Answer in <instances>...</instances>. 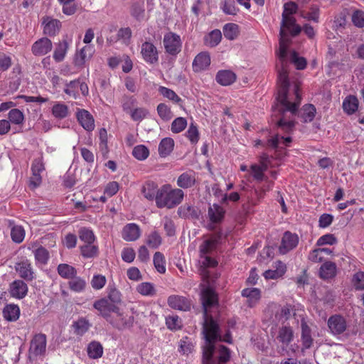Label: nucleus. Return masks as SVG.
Segmentation results:
<instances>
[{"instance_id":"20","label":"nucleus","mask_w":364,"mask_h":364,"mask_svg":"<svg viewBox=\"0 0 364 364\" xmlns=\"http://www.w3.org/2000/svg\"><path fill=\"white\" fill-rule=\"evenodd\" d=\"M43 33L50 36H55L60 31L61 22L59 20L45 16L43 18Z\"/></svg>"},{"instance_id":"58","label":"nucleus","mask_w":364,"mask_h":364,"mask_svg":"<svg viewBox=\"0 0 364 364\" xmlns=\"http://www.w3.org/2000/svg\"><path fill=\"white\" fill-rule=\"evenodd\" d=\"M136 291L144 296H151L155 293L154 286L149 282H143L139 284Z\"/></svg>"},{"instance_id":"21","label":"nucleus","mask_w":364,"mask_h":364,"mask_svg":"<svg viewBox=\"0 0 364 364\" xmlns=\"http://www.w3.org/2000/svg\"><path fill=\"white\" fill-rule=\"evenodd\" d=\"M143 58L148 63H156L158 60V51L156 48L149 42H145L141 46V51Z\"/></svg>"},{"instance_id":"28","label":"nucleus","mask_w":364,"mask_h":364,"mask_svg":"<svg viewBox=\"0 0 364 364\" xmlns=\"http://www.w3.org/2000/svg\"><path fill=\"white\" fill-rule=\"evenodd\" d=\"M20 316V309L18 305L6 304L3 309V316L8 321H16Z\"/></svg>"},{"instance_id":"50","label":"nucleus","mask_w":364,"mask_h":364,"mask_svg":"<svg viewBox=\"0 0 364 364\" xmlns=\"http://www.w3.org/2000/svg\"><path fill=\"white\" fill-rule=\"evenodd\" d=\"M131 15L138 21H141L144 16V1H140L132 5Z\"/></svg>"},{"instance_id":"26","label":"nucleus","mask_w":364,"mask_h":364,"mask_svg":"<svg viewBox=\"0 0 364 364\" xmlns=\"http://www.w3.org/2000/svg\"><path fill=\"white\" fill-rule=\"evenodd\" d=\"M140 236L139 227L134 223L125 225L122 230V237L126 241H134Z\"/></svg>"},{"instance_id":"39","label":"nucleus","mask_w":364,"mask_h":364,"mask_svg":"<svg viewBox=\"0 0 364 364\" xmlns=\"http://www.w3.org/2000/svg\"><path fill=\"white\" fill-rule=\"evenodd\" d=\"M301 341L304 348H309L313 343L311 329L306 322H301Z\"/></svg>"},{"instance_id":"17","label":"nucleus","mask_w":364,"mask_h":364,"mask_svg":"<svg viewBox=\"0 0 364 364\" xmlns=\"http://www.w3.org/2000/svg\"><path fill=\"white\" fill-rule=\"evenodd\" d=\"M114 319L109 318L107 321L116 328L122 330L132 326L134 318L130 316H124L118 311Z\"/></svg>"},{"instance_id":"64","label":"nucleus","mask_w":364,"mask_h":364,"mask_svg":"<svg viewBox=\"0 0 364 364\" xmlns=\"http://www.w3.org/2000/svg\"><path fill=\"white\" fill-rule=\"evenodd\" d=\"M353 283L356 289H364V272H359L355 274Z\"/></svg>"},{"instance_id":"16","label":"nucleus","mask_w":364,"mask_h":364,"mask_svg":"<svg viewBox=\"0 0 364 364\" xmlns=\"http://www.w3.org/2000/svg\"><path fill=\"white\" fill-rule=\"evenodd\" d=\"M168 304L170 307L181 310L188 311L191 309V304L189 299L181 296L173 295L168 299Z\"/></svg>"},{"instance_id":"25","label":"nucleus","mask_w":364,"mask_h":364,"mask_svg":"<svg viewBox=\"0 0 364 364\" xmlns=\"http://www.w3.org/2000/svg\"><path fill=\"white\" fill-rule=\"evenodd\" d=\"M237 76L234 72L230 70H219L216 75L217 82L223 86H228L236 80Z\"/></svg>"},{"instance_id":"33","label":"nucleus","mask_w":364,"mask_h":364,"mask_svg":"<svg viewBox=\"0 0 364 364\" xmlns=\"http://www.w3.org/2000/svg\"><path fill=\"white\" fill-rule=\"evenodd\" d=\"M358 108V100L356 97L349 95L343 102V109L348 114L355 113Z\"/></svg>"},{"instance_id":"61","label":"nucleus","mask_w":364,"mask_h":364,"mask_svg":"<svg viewBox=\"0 0 364 364\" xmlns=\"http://www.w3.org/2000/svg\"><path fill=\"white\" fill-rule=\"evenodd\" d=\"M73 326L76 333L82 335L88 330L89 323L85 319L81 318L75 322Z\"/></svg>"},{"instance_id":"36","label":"nucleus","mask_w":364,"mask_h":364,"mask_svg":"<svg viewBox=\"0 0 364 364\" xmlns=\"http://www.w3.org/2000/svg\"><path fill=\"white\" fill-rule=\"evenodd\" d=\"M57 271L61 277L69 280L77 275L76 269L68 264H60L58 266Z\"/></svg>"},{"instance_id":"52","label":"nucleus","mask_w":364,"mask_h":364,"mask_svg":"<svg viewBox=\"0 0 364 364\" xmlns=\"http://www.w3.org/2000/svg\"><path fill=\"white\" fill-rule=\"evenodd\" d=\"M224 36L228 40H234L238 35V26L235 23H227L223 27Z\"/></svg>"},{"instance_id":"53","label":"nucleus","mask_w":364,"mask_h":364,"mask_svg":"<svg viewBox=\"0 0 364 364\" xmlns=\"http://www.w3.org/2000/svg\"><path fill=\"white\" fill-rule=\"evenodd\" d=\"M93 53L94 49L92 46L87 45L84 46L79 53V58L76 60L77 63L78 65L84 64L87 59L91 58Z\"/></svg>"},{"instance_id":"15","label":"nucleus","mask_w":364,"mask_h":364,"mask_svg":"<svg viewBox=\"0 0 364 364\" xmlns=\"http://www.w3.org/2000/svg\"><path fill=\"white\" fill-rule=\"evenodd\" d=\"M142 193L146 198L155 200L157 207H159V189L156 183L148 181L143 186Z\"/></svg>"},{"instance_id":"7","label":"nucleus","mask_w":364,"mask_h":364,"mask_svg":"<svg viewBox=\"0 0 364 364\" xmlns=\"http://www.w3.org/2000/svg\"><path fill=\"white\" fill-rule=\"evenodd\" d=\"M271 166V159L266 154L259 157V164H254L250 167V173L257 182H262L266 177L264 172Z\"/></svg>"},{"instance_id":"8","label":"nucleus","mask_w":364,"mask_h":364,"mask_svg":"<svg viewBox=\"0 0 364 364\" xmlns=\"http://www.w3.org/2000/svg\"><path fill=\"white\" fill-rule=\"evenodd\" d=\"M291 142V138L290 136H283L277 134L269 139L267 142H264L260 139L255 140V146H268L276 150H279L285 149L286 147L289 146Z\"/></svg>"},{"instance_id":"19","label":"nucleus","mask_w":364,"mask_h":364,"mask_svg":"<svg viewBox=\"0 0 364 364\" xmlns=\"http://www.w3.org/2000/svg\"><path fill=\"white\" fill-rule=\"evenodd\" d=\"M9 293L12 297L18 299H23L28 293V286L22 280H15L10 285Z\"/></svg>"},{"instance_id":"30","label":"nucleus","mask_w":364,"mask_h":364,"mask_svg":"<svg viewBox=\"0 0 364 364\" xmlns=\"http://www.w3.org/2000/svg\"><path fill=\"white\" fill-rule=\"evenodd\" d=\"M262 181H264L262 185L258 186L255 188V194L257 200L262 199L266 193L270 191L274 185V181L272 180H269L267 176H266Z\"/></svg>"},{"instance_id":"49","label":"nucleus","mask_w":364,"mask_h":364,"mask_svg":"<svg viewBox=\"0 0 364 364\" xmlns=\"http://www.w3.org/2000/svg\"><path fill=\"white\" fill-rule=\"evenodd\" d=\"M33 252L38 263L41 264H47L49 259V252L45 247L41 246L33 250Z\"/></svg>"},{"instance_id":"40","label":"nucleus","mask_w":364,"mask_h":364,"mask_svg":"<svg viewBox=\"0 0 364 364\" xmlns=\"http://www.w3.org/2000/svg\"><path fill=\"white\" fill-rule=\"evenodd\" d=\"M195 343L191 338L187 336L182 338L179 342V351L184 354L188 355L194 349Z\"/></svg>"},{"instance_id":"57","label":"nucleus","mask_w":364,"mask_h":364,"mask_svg":"<svg viewBox=\"0 0 364 364\" xmlns=\"http://www.w3.org/2000/svg\"><path fill=\"white\" fill-rule=\"evenodd\" d=\"M290 60L298 70H304L306 66V60L303 57H299L296 52L290 53Z\"/></svg>"},{"instance_id":"1","label":"nucleus","mask_w":364,"mask_h":364,"mask_svg":"<svg viewBox=\"0 0 364 364\" xmlns=\"http://www.w3.org/2000/svg\"><path fill=\"white\" fill-rule=\"evenodd\" d=\"M297 9L296 4L292 1L287 2L284 5L279 32V48L277 53L280 62V68H278V92L276 98L277 103L272 107L273 112H278V114L282 116L277 122L278 127L287 133H290L294 129V117L301 99L297 85L294 86L291 92L289 91L288 77L287 50L290 41L287 33H290L292 36H296L301 31V28L296 23V20L292 16V14L296 12Z\"/></svg>"},{"instance_id":"24","label":"nucleus","mask_w":364,"mask_h":364,"mask_svg":"<svg viewBox=\"0 0 364 364\" xmlns=\"http://www.w3.org/2000/svg\"><path fill=\"white\" fill-rule=\"evenodd\" d=\"M79 123L87 131H92L95 128V121L92 114L85 109H80L77 113Z\"/></svg>"},{"instance_id":"37","label":"nucleus","mask_w":364,"mask_h":364,"mask_svg":"<svg viewBox=\"0 0 364 364\" xmlns=\"http://www.w3.org/2000/svg\"><path fill=\"white\" fill-rule=\"evenodd\" d=\"M222 39V33L220 30L215 29L209 33L204 38L205 44L209 47H215Z\"/></svg>"},{"instance_id":"23","label":"nucleus","mask_w":364,"mask_h":364,"mask_svg":"<svg viewBox=\"0 0 364 364\" xmlns=\"http://www.w3.org/2000/svg\"><path fill=\"white\" fill-rule=\"evenodd\" d=\"M210 64V57L206 52L198 54L193 62V69L195 72H200L208 68Z\"/></svg>"},{"instance_id":"62","label":"nucleus","mask_w":364,"mask_h":364,"mask_svg":"<svg viewBox=\"0 0 364 364\" xmlns=\"http://www.w3.org/2000/svg\"><path fill=\"white\" fill-rule=\"evenodd\" d=\"M301 16L309 21L318 22L319 9L317 6H312L306 14H301Z\"/></svg>"},{"instance_id":"34","label":"nucleus","mask_w":364,"mask_h":364,"mask_svg":"<svg viewBox=\"0 0 364 364\" xmlns=\"http://www.w3.org/2000/svg\"><path fill=\"white\" fill-rule=\"evenodd\" d=\"M87 355L92 359H98L102 356L103 347L98 341H92L87 346Z\"/></svg>"},{"instance_id":"43","label":"nucleus","mask_w":364,"mask_h":364,"mask_svg":"<svg viewBox=\"0 0 364 364\" xmlns=\"http://www.w3.org/2000/svg\"><path fill=\"white\" fill-rule=\"evenodd\" d=\"M185 135L192 144L198 143L200 139V134L198 127L194 122L190 124Z\"/></svg>"},{"instance_id":"27","label":"nucleus","mask_w":364,"mask_h":364,"mask_svg":"<svg viewBox=\"0 0 364 364\" xmlns=\"http://www.w3.org/2000/svg\"><path fill=\"white\" fill-rule=\"evenodd\" d=\"M196 183V174L193 171H186L181 174L177 179V186L181 188H189Z\"/></svg>"},{"instance_id":"18","label":"nucleus","mask_w":364,"mask_h":364,"mask_svg":"<svg viewBox=\"0 0 364 364\" xmlns=\"http://www.w3.org/2000/svg\"><path fill=\"white\" fill-rule=\"evenodd\" d=\"M15 269L19 276L26 281H32L34 278V272L30 262L27 259L21 261L16 264Z\"/></svg>"},{"instance_id":"60","label":"nucleus","mask_w":364,"mask_h":364,"mask_svg":"<svg viewBox=\"0 0 364 364\" xmlns=\"http://www.w3.org/2000/svg\"><path fill=\"white\" fill-rule=\"evenodd\" d=\"M336 242H337V240L333 235L326 234L318 238V240L316 242V245L318 246H322V245H332L333 244H336Z\"/></svg>"},{"instance_id":"3","label":"nucleus","mask_w":364,"mask_h":364,"mask_svg":"<svg viewBox=\"0 0 364 364\" xmlns=\"http://www.w3.org/2000/svg\"><path fill=\"white\" fill-rule=\"evenodd\" d=\"M184 198V192L180 188H173L166 184L161 187V207L173 208L178 205Z\"/></svg>"},{"instance_id":"35","label":"nucleus","mask_w":364,"mask_h":364,"mask_svg":"<svg viewBox=\"0 0 364 364\" xmlns=\"http://www.w3.org/2000/svg\"><path fill=\"white\" fill-rule=\"evenodd\" d=\"M9 227H11V237L12 240L16 243H21L25 237V230L21 225H14V222L9 221Z\"/></svg>"},{"instance_id":"2","label":"nucleus","mask_w":364,"mask_h":364,"mask_svg":"<svg viewBox=\"0 0 364 364\" xmlns=\"http://www.w3.org/2000/svg\"><path fill=\"white\" fill-rule=\"evenodd\" d=\"M201 300L204 311L203 333L205 338L203 364H225L230 359V350L218 343L220 341L218 325L209 315V309L218 304V297L209 284L203 286Z\"/></svg>"},{"instance_id":"22","label":"nucleus","mask_w":364,"mask_h":364,"mask_svg":"<svg viewBox=\"0 0 364 364\" xmlns=\"http://www.w3.org/2000/svg\"><path fill=\"white\" fill-rule=\"evenodd\" d=\"M241 295L247 298L248 306L253 307L261 299V291L259 289L255 287L245 288L242 289Z\"/></svg>"},{"instance_id":"10","label":"nucleus","mask_w":364,"mask_h":364,"mask_svg":"<svg viewBox=\"0 0 364 364\" xmlns=\"http://www.w3.org/2000/svg\"><path fill=\"white\" fill-rule=\"evenodd\" d=\"M93 306L97 311H100V314L105 317L107 320L110 318V312L117 313L119 307L110 301L107 298H103L96 301Z\"/></svg>"},{"instance_id":"63","label":"nucleus","mask_w":364,"mask_h":364,"mask_svg":"<svg viewBox=\"0 0 364 364\" xmlns=\"http://www.w3.org/2000/svg\"><path fill=\"white\" fill-rule=\"evenodd\" d=\"M352 21L357 27H364V12L355 11L352 15Z\"/></svg>"},{"instance_id":"46","label":"nucleus","mask_w":364,"mask_h":364,"mask_svg":"<svg viewBox=\"0 0 364 364\" xmlns=\"http://www.w3.org/2000/svg\"><path fill=\"white\" fill-rule=\"evenodd\" d=\"M316 114V108L312 105H304L301 111V117L304 122H311Z\"/></svg>"},{"instance_id":"29","label":"nucleus","mask_w":364,"mask_h":364,"mask_svg":"<svg viewBox=\"0 0 364 364\" xmlns=\"http://www.w3.org/2000/svg\"><path fill=\"white\" fill-rule=\"evenodd\" d=\"M336 265L332 262H326L320 267L319 274L323 279H328L334 277L336 274Z\"/></svg>"},{"instance_id":"55","label":"nucleus","mask_w":364,"mask_h":364,"mask_svg":"<svg viewBox=\"0 0 364 364\" xmlns=\"http://www.w3.org/2000/svg\"><path fill=\"white\" fill-rule=\"evenodd\" d=\"M52 114L56 118L63 119L68 116V108L64 104L57 103L52 108Z\"/></svg>"},{"instance_id":"59","label":"nucleus","mask_w":364,"mask_h":364,"mask_svg":"<svg viewBox=\"0 0 364 364\" xmlns=\"http://www.w3.org/2000/svg\"><path fill=\"white\" fill-rule=\"evenodd\" d=\"M161 95L164 97L168 98L174 103H178L181 101V98L176 94V92L168 88L161 86Z\"/></svg>"},{"instance_id":"44","label":"nucleus","mask_w":364,"mask_h":364,"mask_svg":"<svg viewBox=\"0 0 364 364\" xmlns=\"http://www.w3.org/2000/svg\"><path fill=\"white\" fill-rule=\"evenodd\" d=\"M123 107L124 110L130 114L131 117L134 121L141 120L148 114L147 111L144 108H136L132 110L130 107L127 106V104H124Z\"/></svg>"},{"instance_id":"48","label":"nucleus","mask_w":364,"mask_h":364,"mask_svg":"<svg viewBox=\"0 0 364 364\" xmlns=\"http://www.w3.org/2000/svg\"><path fill=\"white\" fill-rule=\"evenodd\" d=\"M78 235L80 240L85 244L94 243L95 240V236L92 230L85 227L81 228L79 230Z\"/></svg>"},{"instance_id":"14","label":"nucleus","mask_w":364,"mask_h":364,"mask_svg":"<svg viewBox=\"0 0 364 364\" xmlns=\"http://www.w3.org/2000/svg\"><path fill=\"white\" fill-rule=\"evenodd\" d=\"M286 264L282 261L277 260L272 264V269L266 270L263 273V277L266 279H277L281 278L286 272Z\"/></svg>"},{"instance_id":"47","label":"nucleus","mask_w":364,"mask_h":364,"mask_svg":"<svg viewBox=\"0 0 364 364\" xmlns=\"http://www.w3.org/2000/svg\"><path fill=\"white\" fill-rule=\"evenodd\" d=\"M8 118L9 123L20 125L22 124L24 121V114L20 109L15 108L9 111Z\"/></svg>"},{"instance_id":"42","label":"nucleus","mask_w":364,"mask_h":364,"mask_svg":"<svg viewBox=\"0 0 364 364\" xmlns=\"http://www.w3.org/2000/svg\"><path fill=\"white\" fill-rule=\"evenodd\" d=\"M174 141L171 137H166L161 140V157L169 155L174 147Z\"/></svg>"},{"instance_id":"54","label":"nucleus","mask_w":364,"mask_h":364,"mask_svg":"<svg viewBox=\"0 0 364 364\" xmlns=\"http://www.w3.org/2000/svg\"><path fill=\"white\" fill-rule=\"evenodd\" d=\"M166 324L168 329L176 331L181 328V319L177 315H171L166 318Z\"/></svg>"},{"instance_id":"45","label":"nucleus","mask_w":364,"mask_h":364,"mask_svg":"<svg viewBox=\"0 0 364 364\" xmlns=\"http://www.w3.org/2000/svg\"><path fill=\"white\" fill-rule=\"evenodd\" d=\"M80 252L83 257L92 258L97 255L98 247L93 243L85 244L80 247Z\"/></svg>"},{"instance_id":"56","label":"nucleus","mask_w":364,"mask_h":364,"mask_svg":"<svg viewBox=\"0 0 364 364\" xmlns=\"http://www.w3.org/2000/svg\"><path fill=\"white\" fill-rule=\"evenodd\" d=\"M149 154V151L144 145H137L132 150V155L139 161L145 160Z\"/></svg>"},{"instance_id":"11","label":"nucleus","mask_w":364,"mask_h":364,"mask_svg":"<svg viewBox=\"0 0 364 364\" xmlns=\"http://www.w3.org/2000/svg\"><path fill=\"white\" fill-rule=\"evenodd\" d=\"M225 213V210L220 205L218 204L210 205L208 211V218L210 221V223L208 225V228L213 229L215 224L220 223L223 220Z\"/></svg>"},{"instance_id":"5","label":"nucleus","mask_w":364,"mask_h":364,"mask_svg":"<svg viewBox=\"0 0 364 364\" xmlns=\"http://www.w3.org/2000/svg\"><path fill=\"white\" fill-rule=\"evenodd\" d=\"M164 47L167 54L176 57L181 50L182 41L179 35L168 32L164 36Z\"/></svg>"},{"instance_id":"12","label":"nucleus","mask_w":364,"mask_h":364,"mask_svg":"<svg viewBox=\"0 0 364 364\" xmlns=\"http://www.w3.org/2000/svg\"><path fill=\"white\" fill-rule=\"evenodd\" d=\"M52 42L48 38H41L36 41L31 48L34 55L41 56L47 54L52 50Z\"/></svg>"},{"instance_id":"32","label":"nucleus","mask_w":364,"mask_h":364,"mask_svg":"<svg viewBox=\"0 0 364 364\" xmlns=\"http://www.w3.org/2000/svg\"><path fill=\"white\" fill-rule=\"evenodd\" d=\"M178 215L183 218H197L199 215V212L194 206L184 204L178 209Z\"/></svg>"},{"instance_id":"6","label":"nucleus","mask_w":364,"mask_h":364,"mask_svg":"<svg viewBox=\"0 0 364 364\" xmlns=\"http://www.w3.org/2000/svg\"><path fill=\"white\" fill-rule=\"evenodd\" d=\"M46 336L43 333L36 334L31 341L28 350V358L34 359L38 356L43 355L46 350Z\"/></svg>"},{"instance_id":"9","label":"nucleus","mask_w":364,"mask_h":364,"mask_svg":"<svg viewBox=\"0 0 364 364\" xmlns=\"http://www.w3.org/2000/svg\"><path fill=\"white\" fill-rule=\"evenodd\" d=\"M299 236L296 233L287 231L284 233L281 244L279 247V252L282 255H285L294 250L299 243Z\"/></svg>"},{"instance_id":"4","label":"nucleus","mask_w":364,"mask_h":364,"mask_svg":"<svg viewBox=\"0 0 364 364\" xmlns=\"http://www.w3.org/2000/svg\"><path fill=\"white\" fill-rule=\"evenodd\" d=\"M219 240V236H213L205 240L200 246V262L203 266L209 267L217 264V262L210 256V254L216 248Z\"/></svg>"},{"instance_id":"31","label":"nucleus","mask_w":364,"mask_h":364,"mask_svg":"<svg viewBox=\"0 0 364 364\" xmlns=\"http://www.w3.org/2000/svg\"><path fill=\"white\" fill-rule=\"evenodd\" d=\"M294 333L290 326H282L279 328L277 339L283 346H288L293 340Z\"/></svg>"},{"instance_id":"38","label":"nucleus","mask_w":364,"mask_h":364,"mask_svg":"<svg viewBox=\"0 0 364 364\" xmlns=\"http://www.w3.org/2000/svg\"><path fill=\"white\" fill-rule=\"evenodd\" d=\"M69 289L75 292H81L86 287V282L84 279L75 275L68 281Z\"/></svg>"},{"instance_id":"41","label":"nucleus","mask_w":364,"mask_h":364,"mask_svg":"<svg viewBox=\"0 0 364 364\" xmlns=\"http://www.w3.org/2000/svg\"><path fill=\"white\" fill-rule=\"evenodd\" d=\"M68 48V43L65 40L58 44L53 53V58L56 62H61L64 59Z\"/></svg>"},{"instance_id":"51","label":"nucleus","mask_w":364,"mask_h":364,"mask_svg":"<svg viewBox=\"0 0 364 364\" xmlns=\"http://www.w3.org/2000/svg\"><path fill=\"white\" fill-rule=\"evenodd\" d=\"M188 122L186 118L177 117L171 123V131L174 134L181 133L186 128Z\"/></svg>"},{"instance_id":"13","label":"nucleus","mask_w":364,"mask_h":364,"mask_svg":"<svg viewBox=\"0 0 364 364\" xmlns=\"http://www.w3.org/2000/svg\"><path fill=\"white\" fill-rule=\"evenodd\" d=\"M328 326L334 335L343 333L347 327L346 319L339 315L331 316L328 321Z\"/></svg>"}]
</instances>
